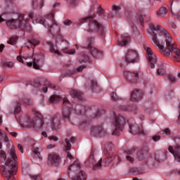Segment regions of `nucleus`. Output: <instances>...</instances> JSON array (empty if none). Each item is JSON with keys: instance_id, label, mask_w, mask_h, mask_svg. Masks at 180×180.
<instances>
[{"instance_id": "obj_1", "label": "nucleus", "mask_w": 180, "mask_h": 180, "mask_svg": "<svg viewBox=\"0 0 180 180\" xmlns=\"http://www.w3.org/2000/svg\"><path fill=\"white\" fill-rule=\"evenodd\" d=\"M149 28L152 32V41L164 56L172 57L175 61L180 63V49L176 48V44L172 41L168 32L159 25L150 24Z\"/></svg>"}, {"instance_id": "obj_2", "label": "nucleus", "mask_w": 180, "mask_h": 180, "mask_svg": "<svg viewBox=\"0 0 180 180\" xmlns=\"http://www.w3.org/2000/svg\"><path fill=\"white\" fill-rule=\"evenodd\" d=\"M11 158L6 159V153L4 150H0V163L4 164L0 166V172L4 178L7 180H15V175L18 167H16L18 157L16 156V150L15 147H12L10 150ZM12 158V159H11Z\"/></svg>"}, {"instance_id": "obj_3", "label": "nucleus", "mask_w": 180, "mask_h": 180, "mask_svg": "<svg viewBox=\"0 0 180 180\" xmlns=\"http://www.w3.org/2000/svg\"><path fill=\"white\" fill-rule=\"evenodd\" d=\"M37 22L49 29V33H51L53 36H57L60 34V26L56 22L53 13L47 15L45 18L41 17L37 19Z\"/></svg>"}, {"instance_id": "obj_4", "label": "nucleus", "mask_w": 180, "mask_h": 180, "mask_svg": "<svg viewBox=\"0 0 180 180\" xmlns=\"http://www.w3.org/2000/svg\"><path fill=\"white\" fill-rule=\"evenodd\" d=\"M81 21L82 23L89 22V32H96L101 37H105V28L103 26L101 25L98 21L95 20L93 17L82 18Z\"/></svg>"}, {"instance_id": "obj_5", "label": "nucleus", "mask_w": 180, "mask_h": 180, "mask_svg": "<svg viewBox=\"0 0 180 180\" xmlns=\"http://www.w3.org/2000/svg\"><path fill=\"white\" fill-rule=\"evenodd\" d=\"M36 116L37 119L35 120H32L29 117L26 118V122L23 123L25 126L27 127H30V129H34V130H43L44 128V119L41 114L39 112H36Z\"/></svg>"}, {"instance_id": "obj_6", "label": "nucleus", "mask_w": 180, "mask_h": 180, "mask_svg": "<svg viewBox=\"0 0 180 180\" xmlns=\"http://www.w3.org/2000/svg\"><path fill=\"white\" fill-rule=\"evenodd\" d=\"M7 27L15 30V29H22L25 30L26 26H27V22L25 20V15L20 14L17 19H11L6 21Z\"/></svg>"}, {"instance_id": "obj_7", "label": "nucleus", "mask_w": 180, "mask_h": 180, "mask_svg": "<svg viewBox=\"0 0 180 180\" xmlns=\"http://www.w3.org/2000/svg\"><path fill=\"white\" fill-rule=\"evenodd\" d=\"M68 171L77 172L76 176L73 178L74 180H86V173L81 169V163L78 161H75L72 165L68 167Z\"/></svg>"}, {"instance_id": "obj_8", "label": "nucleus", "mask_w": 180, "mask_h": 180, "mask_svg": "<svg viewBox=\"0 0 180 180\" xmlns=\"http://www.w3.org/2000/svg\"><path fill=\"white\" fill-rule=\"evenodd\" d=\"M124 124H126V118L123 115H116L113 122L114 130L112 133V136H119L120 132L123 131Z\"/></svg>"}, {"instance_id": "obj_9", "label": "nucleus", "mask_w": 180, "mask_h": 180, "mask_svg": "<svg viewBox=\"0 0 180 180\" xmlns=\"http://www.w3.org/2000/svg\"><path fill=\"white\" fill-rule=\"evenodd\" d=\"M83 49H87L90 50V53L93 57L95 58H99V57H102L103 53L101 51H98V49L92 47V39L89 38L84 41V44L82 45Z\"/></svg>"}, {"instance_id": "obj_10", "label": "nucleus", "mask_w": 180, "mask_h": 180, "mask_svg": "<svg viewBox=\"0 0 180 180\" xmlns=\"http://www.w3.org/2000/svg\"><path fill=\"white\" fill-rule=\"evenodd\" d=\"M85 165L86 167H89V168H93L94 171L99 169L102 167V158L96 161L94 154L91 153L88 160L85 162Z\"/></svg>"}, {"instance_id": "obj_11", "label": "nucleus", "mask_w": 180, "mask_h": 180, "mask_svg": "<svg viewBox=\"0 0 180 180\" xmlns=\"http://www.w3.org/2000/svg\"><path fill=\"white\" fill-rule=\"evenodd\" d=\"M71 103L68 101L66 96L63 97V108L62 109V115L63 120L70 122V116L71 115Z\"/></svg>"}, {"instance_id": "obj_12", "label": "nucleus", "mask_w": 180, "mask_h": 180, "mask_svg": "<svg viewBox=\"0 0 180 180\" xmlns=\"http://www.w3.org/2000/svg\"><path fill=\"white\" fill-rule=\"evenodd\" d=\"M145 51H146L147 60L149 63L150 68H155V64H157L158 58L155 53L153 52L151 48L148 46H144Z\"/></svg>"}, {"instance_id": "obj_13", "label": "nucleus", "mask_w": 180, "mask_h": 180, "mask_svg": "<svg viewBox=\"0 0 180 180\" xmlns=\"http://www.w3.org/2000/svg\"><path fill=\"white\" fill-rule=\"evenodd\" d=\"M139 60V53L134 49H128L125 53L124 60L127 64L134 63Z\"/></svg>"}, {"instance_id": "obj_14", "label": "nucleus", "mask_w": 180, "mask_h": 180, "mask_svg": "<svg viewBox=\"0 0 180 180\" xmlns=\"http://www.w3.org/2000/svg\"><path fill=\"white\" fill-rule=\"evenodd\" d=\"M129 133L136 136L137 134H143V136H147L148 131H144L143 125H139L136 123L129 124Z\"/></svg>"}, {"instance_id": "obj_15", "label": "nucleus", "mask_w": 180, "mask_h": 180, "mask_svg": "<svg viewBox=\"0 0 180 180\" xmlns=\"http://www.w3.org/2000/svg\"><path fill=\"white\" fill-rule=\"evenodd\" d=\"M61 162V158L56 153H51L48 155V164L50 165H58Z\"/></svg>"}, {"instance_id": "obj_16", "label": "nucleus", "mask_w": 180, "mask_h": 180, "mask_svg": "<svg viewBox=\"0 0 180 180\" xmlns=\"http://www.w3.org/2000/svg\"><path fill=\"white\" fill-rule=\"evenodd\" d=\"M168 150L171 154H173L174 160L177 162H180V146L176 145L174 147L169 146Z\"/></svg>"}, {"instance_id": "obj_17", "label": "nucleus", "mask_w": 180, "mask_h": 180, "mask_svg": "<svg viewBox=\"0 0 180 180\" xmlns=\"http://www.w3.org/2000/svg\"><path fill=\"white\" fill-rule=\"evenodd\" d=\"M143 99V91L139 89H134L131 94V102H139Z\"/></svg>"}, {"instance_id": "obj_18", "label": "nucleus", "mask_w": 180, "mask_h": 180, "mask_svg": "<svg viewBox=\"0 0 180 180\" xmlns=\"http://www.w3.org/2000/svg\"><path fill=\"white\" fill-rule=\"evenodd\" d=\"M91 131L93 134L96 136H100V137H103L106 134V130L103 129L102 126H95L91 127Z\"/></svg>"}, {"instance_id": "obj_19", "label": "nucleus", "mask_w": 180, "mask_h": 180, "mask_svg": "<svg viewBox=\"0 0 180 180\" xmlns=\"http://www.w3.org/2000/svg\"><path fill=\"white\" fill-rule=\"evenodd\" d=\"M62 143L66 148L67 158H69V160H74V156H72L71 153H70V150H71V143H70V139H65Z\"/></svg>"}, {"instance_id": "obj_20", "label": "nucleus", "mask_w": 180, "mask_h": 180, "mask_svg": "<svg viewBox=\"0 0 180 180\" xmlns=\"http://www.w3.org/2000/svg\"><path fill=\"white\" fill-rule=\"evenodd\" d=\"M130 41V36L129 34H124L121 36V41H118L119 46H127Z\"/></svg>"}, {"instance_id": "obj_21", "label": "nucleus", "mask_w": 180, "mask_h": 180, "mask_svg": "<svg viewBox=\"0 0 180 180\" xmlns=\"http://www.w3.org/2000/svg\"><path fill=\"white\" fill-rule=\"evenodd\" d=\"M70 95L72 96H74L75 98H77V99H79V101H84L85 99L82 92H81L78 90H71Z\"/></svg>"}, {"instance_id": "obj_22", "label": "nucleus", "mask_w": 180, "mask_h": 180, "mask_svg": "<svg viewBox=\"0 0 180 180\" xmlns=\"http://www.w3.org/2000/svg\"><path fill=\"white\" fill-rule=\"evenodd\" d=\"M65 44H66V47L62 49L63 53H65L66 54H75V49H68L70 48V43L68 41H65Z\"/></svg>"}, {"instance_id": "obj_23", "label": "nucleus", "mask_w": 180, "mask_h": 180, "mask_svg": "<svg viewBox=\"0 0 180 180\" xmlns=\"http://www.w3.org/2000/svg\"><path fill=\"white\" fill-rule=\"evenodd\" d=\"M124 77L125 79H127L129 82H131L133 79V71L130 70H124Z\"/></svg>"}, {"instance_id": "obj_24", "label": "nucleus", "mask_w": 180, "mask_h": 180, "mask_svg": "<svg viewBox=\"0 0 180 180\" xmlns=\"http://www.w3.org/2000/svg\"><path fill=\"white\" fill-rule=\"evenodd\" d=\"M168 13V10H167V8L162 7L158 11H156V15L158 16H160L161 18L165 16L167 13Z\"/></svg>"}, {"instance_id": "obj_25", "label": "nucleus", "mask_w": 180, "mask_h": 180, "mask_svg": "<svg viewBox=\"0 0 180 180\" xmlns=\"http://www.w3.org/2000/svg\"><path fill=\"white\" fill-rule=\"evenodd\" d=\"M47 44L49 45L50 52L57 54V56H61V53L58 49H54V44L50 41H47Z\"/></svg>"}, {"instance_id": "obj_26", "label": "nucleus", "mask_w": 180, "mask_h": 180, "mask_svg": "<svg viewBox=\"0 0 180 180\" xmlns=\"http://www.w3.org/2000/svg\"><path fill=\"white\" fill-rule=\"evenodd\" d=\"M60 100L61 98L60 97V96L53 95L49 98V102L50 103H57V102H60Z\"/></svg>"}, {"instance_id": "obj_27", "label": "nucleus", "mask_w": 180, "mask_h": 180, "mask_svg": "<svg viewBox=\"0 0 180 180\" xmlns=\"http://www.w3.org/2000/svg\"><path fill=\"white\" fill-rule=\"evenodd\" d=\"M27 65L28 67H32V65H33V68H34V70H39V68H40V66L39 65V60H37L36 59H34L33 62L27 63Z\"/></svg>"}, {"instance_id": "obj_28", "label": "nucleus", "mask_w": 180, "mask_h": 180, "mask_svg": "<svg viewBox=\"0 0 180 180\" xmlns=\"http://www.w3.org/2000/svg\"><path fill=\"white\" fill-rule=\"evenodd\" d=\"M139 72L136 71H132V79H131V82L132 84H136V82H139Z\"/></svg>"}, {"instance_id": "obj_29", "label": "nucleus", "mask_w": 180, "mask_h": 180, "mask_svg": "<svg viewBox=\"0 0 180 180\" xmlns=\"http://www.w3.org/2000/svg\"><path fill=\"white\" fill-rule=\"evenodd\" d=\"M45 85H46V86L42 88V91L44 94H46L49 88H51V89H56V86H54L53 84H50V82H47Z\"/></svg>"}, {"instance_id": "obj_30", "label": "nucleus", "mask_w": 180, "mask_h": 180, "mask_svg": "<svg viewBox=\"0 0 180 180\" xmlns=\"http://www.w3.org/2000/svg\"><path fill=\"white\" fill-rule=\"evenodd\" d=\"M115 158H116V155H113L112 156H110L105 159L104 162L105 167H108V165H109V164H110L113 161V160H115Z\"/></svg>"}, {"instance_id": "obj_31", "label": "nucleus", "mask_w": 180, "mask_h": 180, "mask_svg": "<svg viewBox=\"0 0 180 180\" xmlns=\"http://www.w3.org/2000/svg\"><path fill=\"white\" fill-rule=\"evenodd\" d=\"M165 66L161 64V65L158 68V75H165Z\"/></svg>"}, {"instance_id": "obj_32", "label": "nucleus", "mask_w": 180, "mask_h": 180, "mask_svg": "<svg viewBox=\"0 0 180 180\" xmlns=\"http://www.w3.org/2000/svg\"><path fill=\"white\" fill-rule=\"evenodd\" d=\"M18 41V36H13L10 38V39L7 41L8 44H11V46H15L16 44V41Z\"/></svg>"}, {"instance_id": "obj_33", "label": "nucleus", "mask_w": 180, "mask_h": 180, "mask_svg": "<svg viewBox=\"0 0 180 180\" xmlns=\"http://www.w3.org/2000/svg\"><path fill=\"white\" fill-rule=\"evenodd\" d=\"M20 110H22V108L20 107V103L17 102L15 105L14 106V114L18 115V113H20Z\"/></svg>"}, {"instance_id": "obj_34", "label": "nucleus", "mask_w": 180, "mask_h": 180, "mask_svg": "<svg viewBox=\"0 0 180 180\" xmlns=\"http://www.w3.org/2000/svg\"><path fill=\"white\" fill-rule=\"evenodd\" d=\"M144 16H146V15L143 13V11H139L137 14V18L140 20L141 24L144 23Z\"/></svg>"}, {"instance_id": "obj_35", "label": "nucleus", "mask_w": 180, "mask_h": 180, "mask_svg": "<svg viewBox=\"0 0 180 180\" xmlns=\"http://www.w3.org/2000/svg\"><path fill=\"white\" fill-rule=\"evenodd\" d=\"M30 43L33 44L34 47H36V46H39V44H40V41L36 38H32L30 39Z\"/></svg>"}, {"instance_id": "obj_36", "label": "nucleus", "mask_w": 180, "mask_h": 180, "mask_svg": "<svg viewBox=\"0 0 180 180\" xmlns=\"http://www.w3.org/2000/svg\"><path fill=\"white\" fill-rule=\"evenodd\" d=\"M137 158L139 161H143V160H144V158H146V155H144V152H139L137 154Z\"/></svg>"}, {"instance_id": "obj_37", "label": "nucleus", "mask_w": 180, "mask_h": 180, "mask_svg": "<svg viewBox=\"0 0 180 180\" xmlns=\"http://www.w3.org/2000/svg\"><path fill=\"white\" fill-rule=\"evenodd\" d=\"M167 78L170 82H176V78L172 75H167Z\"/></svg>"}, {"instance_id": "obj_38", "label": "nucleus", "mask_w": 180, "mask_h": 180, "mask_svg": "<svg viewBox=\"0 0 180 180\" xmlns=\"http://www.w3.org/2000/svg\"><path fill=\"white\" fill-rule=\"evenodd\" d=\"M32 153H33V154H36V155H37V157H38V158H40V150H39V148L33 147Z\"/></svg>"}, {"instance_id": "obj_39", "label": "nucleus", "mask_w": 180, "mask_h": 180, "mask_svg": "<svg viewBox=\"0 0 180 180\" xmlns=\"http://www.w3.org/2000/svg\"><path fill=\"white\" fill-rule=\"evenodd\" d=\"M105 14V9L102 8V6H99L98 10L97 11V15H99L100 16H103Z\"/></svg>"}, {"instance_id": "obj_40", "label": "nucleus", "mask_w": 180, "mask_h": 180, "mask_svg": "<svg viewBox=\"0 0 180 180\" xmlns=\"http://www.w3.org/2000/svg\"><path fill=\"white\" fill-rule=\"evenodd\" d=\"M30 177L31 178L32 180H41V176H40V174H37V175L30 174Z\"/></svg>"}, {"instance_id": "obj_41", "label": "nucleus", "mask_w": 180, "mask_h": 180, "mask_svg": "<svg viewBox=\"0 0 180 180\" xmlns=\"http://www.w3.org/2000/svg\"><path fill=\"white\" fill-rule=\"evenodd\" d=\"M112 147H113L112 143H107L105 145V150L106 151H108V153H109V151H110V150H112Z\"/></svg>"}, {"instance_id": "obj_42", "label": "nucleus", "mask_w": 180, "mask_h": 180, "mask_svg": "<svg viewBox=\"0 0 180 180\" xmlns=\"http://www.w3.org/2000/svg\"><path fill=\"white\" fill-rule=\"evenodd\" d=\"M82 56L84 58V59L83 60H79L80 63H86V61H89V56H88V55L82 54Z\"/></svg>"}, {"instance_id": "obj_43", "label": "nucleus", "mask_w": 180, "mask_h": 180, "mask_svg": "<svg viewBox=\"0 0 180 180\" xmlns=\"http://www.w3.org/2000/svg\"><path fill=\"white\" fill-rule=\"evenodd\" d=\"M4 65L5 67H8V68H13V63L12 62H6Z\"/></svg>"}, {"instance_id": "obj_44", "label": "nucleus", "mask_w": 180, "mask_h": 180, "mask_svg": "<svg viewBox=\"0 0 180 180\" xmlns=\"http://www.w3.org/2000/svg\"><path fill=\"white\" fill-rule=\"evenodd\" d=\"M72 6H75L78 0H66Z\"/></svg>"}, {"instance_id": "obj_45", "label": "nucleus", "mask_w": 180, "mask_h": 180, "mask_svg": "<svg viewBox=\"0 0 180 180\" xmlns=\"http://www.w3.org/2000/svg\"><path fill=\"white\" fill-rule=\"evenodd\" d=\"M127 160L129 161V162H131V164H133V162H134V158H133L132 157H131L130 155H127L126 156Z\"/></svg>"}, {"instance_id": "obj_46", "label": "nucleus", "mask_w": 180, "mask_h": 180, "mask_svg": "<svg viewBox=\"0 0 180 180\" xmlns=\"http://www.w3.org/2000/svg\"><path fill=\"white\" fill-rule=\"evenodd\" d=\"M112 11H115V12H119V11H120V6L113 5L112 6Z\"/></svg>"}, {"instance_id": "obj_47", "label": "nucleus", "mask_w": 180, "mask_h": 180, "mask_svg": "<svg viewBox=\"0 0 180 180\" xmlns=\"http://www.w3.org/2000/svg\"><path fill=\"white\" fill-rule=\"evenodd\" d=\"M49 140H53V141H58V138L56 136H51L49 137Z\"/></svg>"}, {"instance_id": "obj_48", "label": "nucleus", "mask_w": 180, "mask_h": 180, "mask_svg": "<svg viewBox=\"0 0 180 180\" xmlns=\"http://www.w3.org/2000/svg\"><path fill=\"white\" fill-rule=\"evenodd\" d=\"M122 110H124L125 112H131V106L129 105L128 107H124L122 108Z\"/></svg>"}, {"instance_id": "obj_49", "label": "nucleus", "mask_w": 180, "mask_h": 180, "mask_svg": "<svg viewBox=\"0 0 180 180\" xmlns=\"http://www.w3.org/2000/svg\"><path fill=\"white\" fill-rule=\"evenodd\" d=\"M160 139H161V136H153V141H155V142L160 141Z\"/></svg>"}, {"instance_id": "obj_50", "label": "nucleus", "mask_w": 180, "mask_h": 180, "mask_svg": "<svg viewBox=\"0 0 180 180\" xmlns=\"http://www.w3.org/2000/svg\"><path fill=\"white\" fill-rule=\"evenodd\" d=\"M167 136H169L171 134V130H169V128H167L163 131Z\"/></svg>"}, {"instance_id": "obj_51", "label": "nucleus", "mask_w": 180, "mask_h": 180, "mask_svg": "<svg viewBox=\"0 0 180 180\" xmlns=\"http://www.w3.org/2000/svg\"><path fill=\"white\" fill-rule=\"evenodd\" d=\"M84 68H86V67H85V66H79L77 69V72H82V70H84Z\"/></svg>"}, {"instance_id": "obj_52", "label": "nucleus", "mask_w": 180, "mask_h": 180, "mask_svg": "<svg viewBox=\"0 0 180 180\" xmlns=\"http://www.w3.org/2000/svg\"><path fill=\"white\" fill-rule=\"evenodd\" d=\"M64 25H65V26H70V25H71V20H65L64 21Z\"/></svg>"}, {"instance_id": "obj_53", "label": "nucleus", "mask_w": 180, "mask_h": 180, "mask_svg": "<svg viewBox=\"0 0 180 180\" xmlns=\"http://www.w3.org/2000/svg\"><path fill=\"white\" fill-rule=\"evenodd\" d=\"M97 84H98V83L96 82V80L91 81V88H95V86H96Z\"/></svg>"}, {"instance_id": "obj_54", "label": "nucleus", "mask_w": 180, "mask_h": 180, "mask_svg": "<svg viewBox=\"0 0 180 180\" xmlns=\"http://www.w3.org/2000/svg\"><path fill=\"white\" fill-rule=\"evenodd\" d=\"M170 26L172 27V29H176V25L175 24V22L170 21Z\"/></svg>"}, {"instance_id": "obj_55", "label": "nucleus", "mask_w": 180, "mask_h": 180, "mask_svg": "<svg viewBox=\"0 0 180 180\" xmlns=\"http://www.w3.org/2000/svg\"><path fill=\"white\" fill-rule=\"evenodd\" d=\"M18 150L20 151V153H21L22 154H23V148L22 147V145L18 144Z\"/></svg>"}, {"instance_id": "obj_56", "label": "nucleus", "mask_w": 180, "mask_h": 180, "mask_svg": "<svg viewBox=\"0 0 180 180\" xmlns=\"http://www.w3.org/2000/svg\"><path fill=\"white\" fill-rule=\"evenodd\" d=\"M17 60L19 61V63H23V58H22L20 56H17Z\"/></svg>"}, {"instance_id": "obj_57", "label": "nucleus", "mask_w": 180, "mask_h": 180, "mask_svg": "<svg viewBox=\"0 0 180 180\" xmlns=\"http://www.w3.org/2000/svg\"><path fill=\"white\" fill-rule=\"evenodd\" d=\"M4 49H5V45L4 44H0V53H2Z\"/></svg>"}, {"instance_id": "obj_58", "label": "nucleus", "mask_w": 180, "mask_h": 180, "mask_svg": "<svg viewBox=\"0 0 180 180\" xmlns=\"http://www.w3.org/2000/svg\"><path fill=\"white\" fill-rule=\"evenodd\" d=\"M54 147H56V145H53V144H49L46 146V148L48 150H50V148H54Z\"/></svg>"}, {"instance_id": "obj_59", "label": "nucleus", "mask_w": 180, "mask_h": 180, "mask_svg": "<svg viewBox=\"0 0 180 180\" xmlns=\"http://www.w3.org/2000/svg\"><path fill=\"white\" fill-rule=\"evenodd\" d=\"M68 139H69V143L70 141H71V143H75V138H74V136L70 137V139L66 138Z\"/></svg>"}, {"instance_id": "obj_60", "label": "nucleus", "mask_w": 180, "mask_h": 180, "mask_svg": "<svg viewBox=\"0 0 180 180\" xmlns=\"http://www.w3.org/2000/svg\"><path fill=\"white\" fill-rule=\"evenodd\" d=\"M111 98L113 101H117V96L116 94H114V93Z\"/></svg>"}, {"instance_id": "obj_61", "label": "nucleus", "mask_w": 180, "mask_h": 180, "mask_svg": "<svg viewBox=\"0 0 180 180\" xmlns=\"http://www.w3.org/2000/svg\"><path fill=\"white\" fill-rule=\"evenodd\" d=\"M133 153H134V149H130L127 150V154H133Z\"/></svg>"}, {"instance_id": "obj_62", "label": "nucleus", "mask_w": 180, "mask_h": 180, "mask_svg": "<svg viewBox=\"0 0 180 180\" xmlns=\"http://www.w3.org/2000/svg\"><path fill=\"white\" fill-rule=\"evenodd\" d=\"M34 14H33V12H30L28 14V16L30 18V19H33V16Z\"/></svg>"}, {"instance_id": "obj_63", "label": "nucleus", "mask_w": 180, "mask_h": 180, "mask_svg": "<svg viewBox=\"0 0 180 180\" xmlns=\"http://www.w3.org/2000/svg\"><path fill=\"white\" fill-rule=\"evenodd\" d=\"M10 134H11V136H13V137H18V133H16V132H11V133H10Z\"/></svg>"}, {"instance_id": "obj_64", "label": "nucleus", "mask_w": 180, "mask_h": 180, "mask_svg": "<svg viewBox=\"0 0 180 180\" xmlns=\"http://www.w3.org/2000/svg\"><path fill=\"white\" fill-rule=\"evenodd\" d=\"M43 4H44V1L43 0H40L39 1V8H43Z\"/></svg>"}]
</instances>
